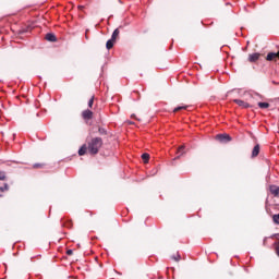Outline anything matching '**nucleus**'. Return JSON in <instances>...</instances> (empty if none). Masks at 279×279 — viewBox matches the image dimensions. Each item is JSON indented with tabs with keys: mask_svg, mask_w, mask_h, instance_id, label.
<instances>
[{
	"mask_svg": "<svg viewBox=\"0 0 279 279\" xmlns=\"http://www.w3.org/2000/svg\"><path fill=\"white\" fill-rule=\"evenodd\" d=\"M44 165L43 163H35L33 166L34 169H43Z\"/></svg>",
	"mask_w": 279,
	"mask_h": 279,
	"instance_id": "obj_21",
	"label": "nucleus"
},
{
	"mask_svg": "<svg viewBox=\"0 0 279 279\" xmlns=\"http://www.w3.org/2000/svg\"><path fill=\"white\" fill-rule=\"evenodd\" d=\"M61 226L63 228H69L71 230V228H73V220H65V219H62L61 220Z\"/></svg>",
	"mask_w": 279,
	"mask_h": 279,
	"instance_id": "obj_6",
	"label": "nucleus"
},
{
	"mask_svg": "<svg viewBox=\"0 0 279 279\" xmlns=\"http://www.w3.org/2000/svg\"><path fill=\"white\" fill-rule=\"evenodd\" d=\"M120 31L119 28H116L111 35V40H114L117 43V39L119 38Z\"/></svg>",
	"mask_w": 279,
	"mask_h": 279,
	"instance_id": "obj_11",
	"label": "nucleus"
},
{
	"mask_svg": "<svg viewBox=\"0 0 279 279\" xmlns=\"http://www.w3.org/2000/svg\"><path fill=\"white\" fill-rule=\"evenodd\" d=\"M0 180H1L2 182H5V180H8V177L5 175V172L0 171Z\"/></svg>",
	"mask_w": 279,
	"mask_h": 279,
	"instance_id": "obj_19",
	"label": "nucleus"
},
{
	"mask_svg": "<svg viewBox=\"0 0 279 279\" xmlns=\"http://www.w3.org/2000/svg\"><path fill=\"white\" fill-rule=\"evenodd\" d=\"M266 60L268 62H276L277 60H279V51L278 52H269L266 57Z\"/></svg>",
	"mask_w": 279,
	"mask_h": 279,
	"instance_id": "obj_4",
	"label": "nucleus"
},
{
	"mask_svg": "<svg viewBox=\"0 0 279 279\" xmlns=\"http://www.w3.org/2000/svg\"><path fill=\"white\" fill-rule=\"evenodd\" d=\"M182 151H184V146H180V147L178 148V154H182Z\"/></svg>",
	"mask_w": 279,
	"mask_h": 279,
	"instance_id": "obj_22",
	"label": "nucleus"
},
{
	"mask_svg": "<svg viewBox=\"0 0 279 279\" xmlns=\"http://www.w3.org/2000/svg\"><path fill=\"white\" fill-rule=\"evenodd\" d=\"M94 116H95V113L89 109L82 111V119H84L86 121V123H88V121L93 120Z\"/></svg>",
	"mask_w": 279,
	"mask_h": 279,
	"instance_id": "obj_2",
	"label": "nucleus"
},
{
	"mask_svg": "<svg viewBox=\"0 0 279 279\" xmlns=\"http://www.w3.org/2000/svg\"><path fill=\"white\" fill-rule=\"evenodd\" d=\"M234 104L240 106V108H250V104L245 102L244 100L241 99H234Z\"/></svg>",
	"mask_w": 279,
	"mask_h": 279,
	"instance_id": "obj_7",
	"label": "nucleus"
},
{
	"mask_svg": "<svg viewBox=\"0 0 279 279\" xmlns=\"http://www.w3.org/2000/svg\"><path fill=\"white\" fill-rule=\"evenodd\" d=\"M100 134H104V129H99Z\"/></svg>",
	"mask_w": 279,
	"mask_h": 279,
	"instance_id": "obj_24",
	"label": "nucleus"
},
{
	"mask_svg": "<svg viewBox=\"0 0 279 279\" xmlns=\"http://www.w3.org/2000/svg\"><path fill=\"white\" fill-rule=\"evenodd\" d=\"M181 258H182V257H181L180 254H178V253H177L175 255H172V256H171V259L174 260L175 263H180Z\"/></svg>",
	"mask_w": 279,
	"mask_h": 279,
	"instance_id": "obj_15",
	"label": "nucleus"
},
{
	"mask_svg": "<svg viewBox=\"0 0 279 279\" xmlns=\"http://www.w3.org/2000/svg\"><path fill=\"white\" fill-rule=\"evenodd\" d=\"M114 43H116L114 40L109 39V40L107 41V44H106L107 49H108V50L112 49V47H114Z\"/></svg>",
	"mask_w": 279,
	"mask_h": 279,
	"instance_id": "obj_12",
	"label": "nucleus"
},
{
	"mask_svg": "<svg viewBox=\"0 0 279 279\" xmlns=\"http://www.w3.org/2000/svg\"><path fill=\"white\" fill-rule=\"evenodd\" d=\"M258 154H260V145H255L253 150H252V158H256V156H258Z\"/></svg>",
	"mask_w": 279,
	"mask_h": 279,
	"instance_id": "obj_9",
	"label": "nucleus"
},
{
	"mask_svg": "<svg viewBox=\"0 0 279 279\" xmlns=\"http://www.w3.org/2000/svg\"><path fill=\"white\" fill-rule=\"evenodd\" d=\"M94 104H95V96H92L88 101V108L93 109Z\"/></svg>",
	"mask_w": 279,
	"mask_h": 279,
	"instance_id": "obj_17",
	"label": "nucleus"
},
{
	"mask_svg": "<svg viewBox=\"0 0 279 279\" xmlns=\"http://www.w3.org/2000/svg\"><path fill=\"white\" fill-rule=\"evenodd\" d=\"M142 160L145 162V165H147V162H149V154L144 153L142 155Z\"/></svg>",
	"mask_w": 279,
	"mask_h": 279,
	"instance_id": "obj_13",
	"label": "nucleus"
},
{
	"mask_svg": "<svg viewBox=\"0 0 279 279\" xmlns=\"http://www.w3.org/2000/svg\"><path fill=\"white\" fill-rule=\"evenodd\" d=\"M270 193H271V195H275V197H278L279 187L277 185H270Z\"/></svg>",
	"mask_w": 279,
	"mask_h": 279,
	"instance_id": "obj_10",
	"label": "nucleus"
},
{
	"mask_svg": "<svg viewBox=\"0 0 279 279\" xmlns=\"http://www.w3.org/2000/svg\"><path fill=\"white\" fill-rule=\"evenodd\" d=\"M10 186L5 183L3 186H0L1 193H5V191H9Z\"/></svg>",
	"mask_w": 279,
	"mask_h": 279,
	"instance_id": "obj_20",
	"label": "nucleus"
},
{
	"mask_svg": "<svg viewBox=\"0 0 279 279\" xmlns=\"http://www.w3.org/2000/svg\"><path fill=\"white\" fill-rule=\"evenodd\" d=\"M187 108H189L187 106L177 107L174 108L173 112H180V110H186Z\"/></svg>",
	"mask_w": 279,
	"mask_h": 279,
	"instance_id": "obj_18",
	"label": "nucleus"
},
{
	"mask_svg": "<svg viewBox=\"0 0 279 279\" xmlns=\"http://www.w3.org/2000/svg\"><path fill=\"white\" fill-rule=\"evenodd\" d=\"M272 221H274V223H276V226H279V214H275L272 216Z\"/></svg>",
	"mask_w": 279,
	"mask_h": 279,
	"instance_id": "obj_16",
	"label": "nucleus"
},
{
	"mask_svg": "<svg viewBox=\"0 0 279 279\" xmlns=\"http://www.w3.org/2000/svg\"><path fill=\"white\" fill-rule=\"evenodd\" d=\"M269 104L268 102H258V107L262 109V110H265L267 108H269Z\"/></svg>",
	"mask_w": 279,
	"mask_h": 279,
	"instance_id": "obj_14",
	"label": "nucleus"
},
{
	"mask_svg": "<svg viewBox=\"0 0 279 279\" xmlns=\"http://www.w3.org/2000/svg\"><path fill=\"white\" fill-rule=\"evenodd\" d=\"M258 60H260V53L258 52H255V53H252V54H248V62H258Z\"/></svg>",
	"mask_w": 279,
	"mask_h": 279,
	"instance_id": "obj_5",
	"label": "nucleus"
},
{
	"mask_svg": "<svg viewBox=\"0 0 279 279\" xmlns=\"http://www.w3.org/2000/svg\"><path fill=\"white\" fill-rule=\"evenodd\" d=\"M278 256H279V252H278Z\"/></svg>",
	"mask_w": 279,
	"mask_h": 279,
	"instance_id": "obj_25",
	"label": "nucleus"
},
{
	"mask_svg": "<svg viewBox=\"0 0 279 279\" xmlns=\"http://www.w3.org/2000/svg\"><path fill=\"white\" fill-rule=\"evenodd\" d=\"M66 254H68V256H73V250H68Z\"/></svg>",
	"mask_w": 279,
	"mask_h": 279,
	"instance_id": "obj_23",
	"label": "nucleus"
},
{
	"mask_svg": "<svg viewBox=\"0 0 279 279\" xmlns=\"http://www.w3.org/2000/svg\"><path fill=\"white\" fill-rule=\"evenodd\" d=\"M45 39L48 40V43H56V40H58L56 35H53L52 33L46 34Z\"/></svg>",
	"mask_w": 279,
	"mask_h": 279,
	"instance_id": "obj_8",
	"label": "nucleus"
},
{
	"mask_svg": "<svg viewBox=\"0 0 279 279\" xmlns=\"http://www.w3.org/2000/svg\"><path fill=\"white\" fill-rule=\"evenodd\" d=\"M216 141H219V143H230L232 137L229 134H218L216 135Z\"/></svg>",
	"mask_w": 279,
	"mask_h": 279,
	"instance_id": "obj_3",
	"label": "nucleus"
},
{
	"mask_svg": "<svg viewBox=\"0 0 279 279\" xmlns=\"http://www.w3.org/2000/svg\"><path fill=\"white\" fill-rule=\"evenodd\" d=\"M100 147H104V140L101 137H94L87 142V145L84 144L81 146L78 149V156H85L86 151H88L90 156H97Z\"/></svg>",
	"mask_w": 279,
	"mask_h": 279,
	"instance_id": "obj_1",
	"label": "nucleus"
}]
</instances>
